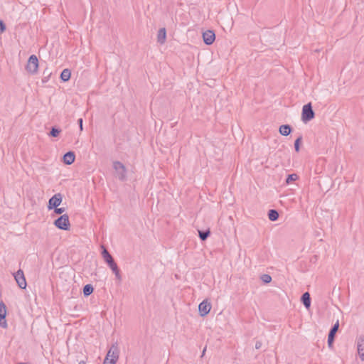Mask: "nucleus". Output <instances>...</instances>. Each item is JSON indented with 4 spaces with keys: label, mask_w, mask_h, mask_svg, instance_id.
Segmentation results:
<instances>
[{
    "label": "nucleus",
    "mask_w": 364,
    "mask_h": 364,
    "mask_svg": "<svg viewBox=\"0 0 364 364\" xmlns=\"http://www.w3.org/2000/svg\"><path fill=\"white\" fill-rule=\"evenodd\" d=\"M103 250L102 252V255L105 261L107 263L110 269L112 270L113 273L115 275V277L117 280L121 281L122 277L119 272V269L115 263L113 257L112 255L109 253V252L107 250L106 248H105L103 246L102 247Z\"/></svg>",
    "instance_id": "f257e3e1"
},
{
    "label": "nucleus",
    "mask_w": 364,
    "mask_h": 364,
    "mask_svg": "<svg viewBox=\"0 0 364 364\" xmlns=\"http://www.w3.org/2000/svg\"><path fill=\"white\" fill-rule=\"evenodd\" d=\"M119 349L117 343H113L109 349L103 364H115L119 359Z\"/></svg>",
    "instance_id": "f03ea898"
},
{
    "label": "nucleus",
    "mask_w": 364,
    "mask_h": 364,
    "mask_svg": "<svg viewBox=\"0 0 364 364\" xmlns=\"http://www.w3.org/2000/svg\"><path fill=\"white\" fill-rule=\"evenodd\" d=\"M113 168L119 180L124 181L127 179V168L123 164L119 161H114L113 163Z\"/></svg>",
    "instance_id": "7ed1b4c3"
},
{
    "label": "nucleus",
    "mask_w": 364,
    "mask_h": 364,
    "mask_svg": "<svg viewBox=\"0 0 364 364\" xmlns=\"http://www.w3.org/2000/svg\"><path fill=\"white\" fill-rule=\"evenodd\" d=\"M315 114L312 109L311 104L308 103L304 105L302 108L301 119L304 122H307L314 118Z\"/></svg>",
    "instance_id": "20e7f679"
},
{
    "label": "nucleus",
    "mask_w": 364,
    "mask_h": 364,
    "mask_svg": "<svg viewBox=\"0 0 364 364\" xmlns=\"http://www.w3.org/2000/svg\"><path fill=\"white\" fill-rule=\"evenodd\" d=\"M54 225L60 230H68L70 226L68 215L67 214L61 215L54 221Z\"/></svg>",
    "instance_id": "39448f33"
},
{
    "label": "nucleus",
    "mask_w": 364,
    "mask_h": 364,
    "mask_svg": "<svg viewBox=\"0 0 364 364\" xmlns=\"http://www.w3.org/2000/svg\"><path fill=\"white\" fill-rule=\"evenodd\" d=\"M38 68V60L35 55L29 57L26 69L30 74H36Z\"/></svg>",
    "instance_id": "423d86ee"
},
{
    "label": "nucleus",
    "mask_w": 364,
    "mask_h": 364,
    "mask_svg": "<svg viewBox=\"0 0 364 364\" xmlns=\"http://www.w3.org/2000/svg\"><path fill=\"white\" fill-rule=\"evenodd\" d=\"M63 197L60 193H56L49 199L48 208L49 210L58 207L62 203Z\"/></svg>",
    "instance_id": "0eeeda50"
},
{
    "label": "nucleus",
    "mask_w": 364,
    "mask_h": 364,
    "mask_svg": "<svg viewBox=\"0 0 364 364\" xmlns=\"http://www.w3.org/2000/svg\"><path fill=\"white\" fill-rule=\"evenodd\" d=\"M14 278L16 282H17L18 287L21 289H26V281L24 277L23 272L21 269H18L15 274H14Z\"/></svg>",
    "instance_id": "6e6552de"
},
{
    "label": "nucleus",
    "mask_w": 364,
    "mask_h": 364,
    "mask_svg": "<svg viewBox=\"0 0 364 364\" xmlns=\"http://www.w3.org/2000/svg\"><path fill=\"white\" fill-rule=\"evenodd\" d=\"M357 350L362 361H364V336H360L356 340Z\"/></svg>",
    "instance_id": "1a4fd4ad"
},
{
    "label": "nucleus",
    "mask_w": 364,
    "mask_h": 364,
    "mask_svg": "<svg viewBox=\"0 0 364 364\" xmlns=\"http://www.w3.org/2000/svg\"><path fill=\"white\" fill-rule=\"evenodd\" d=\"M211 309V305L206 300L203 301L198 306V310L200 316H206Z\"/></svg>",
    "instance_id": "9d476101"
},
{
    "label": "nucleus",
    "mask_w": 364,
    "mask_h": 364,
    "mask_svg": "<svg viewBox=\"0 0 364 364\" xmlns=\"http://www.w3.org/2000/svg\"><path fill=\"white\" fill-rule=\"evenodd\" d=\"M339 327V321L338 320L336 322V323L333 325V326L330 330V332L328 333V345L329 347L332 346L333 342L334 341L335 335L336 332L338 331Z\"/></svg>",
    "instance_id": "9b49d317"
},
{
    "label": "nucleus",
    "mask_w": 364,
    "mask_h": 364,
    "mask_svg": "<svg viewBox=\"0 0 364 364\" xmlns=\"http://www.w3.org/2000/svg\"><path fill=\"white\" fill-rule=\"evenodd\" d=\"M203 38L206 45H211L215 39V35L213 31L208 30L203 33Z\"/></svg>",
    "instance_id": "f8f14e48"
},
{
    "label": "nucleus",
    "mask_w": 364,
    "mask_h": 364,
    "mask_svg": "<svg viewBox=\"0 0 364 364\" xmlns=\"http://www.w3.org/2000/svg\"><path fill=\"white\" fill-rule=\"evenodd\" d=\"M6 306L4 303H0V326L3 328L7 327V323L6 321Z\"/></svg>",
    "instance_id": "ddd939ff"
},
{
    "label": "nucleus",
    "mask_w": 364,
    "mask_h": 364,
    "mask_svg": "<svg viewBox=\"0 0 364 364\" xmlns=\"http://www.w3.org/2000/svg\"><path fill=\"white\" fill-rule=\"evenodd\" d=\"M75 159V156L74 152L68 151L63 156V162L65 164L70 165L72 164Z\"/></svg>",
    "instance_id": "4468645a"
},
{
    "label": "nucleus",
    "mask_w": 364,
    "mask_h": 364,
    "mask_svg": "<svg viewBox=\"0 0 364 364\" xmlns=\"http://www.w3.org/2000/svg\"><path fill=\"white\" fill-rule=\"evenodd\" d=\"M279 132L283 136H288L291 132V128L288 124H283L279 127Z\"/></svg>",
    "instance_id": "2eb2a0df"
},
{
    "label": "nucleus",
    "mask_w": 364,
    "mask_h": 364,
    "mask_svg": "<svg viewBox=\"0 0 364 364\" xmlns=\"http://www.w3.org/2000/svg\"><path fill=\"white\" fill-rule=\"evenodd\" d=\"M301 301L303 302L304 306L306 309H309V307L311 306V298H310V294H309V292H305L301 296Z\"/></svg>",
    "instance_id": "dca6fc26"
},
{
    "label": "nucleus",
    "mask_w": 364,
    "mask_h": 364,
    "mask_svg": "<svg viewBox=\"0 0 364 364\" xmlns=\"http://www.w3.org/2000/svg\"><path fill=\"white\" fill-rule=\"evenodd\" d=\"M166 37V29L164 28L159 29L157 35L158 42L163 44Z\"/></svg>",
    "instance_id": "f3484780"
},
{
    "label": "nucleus",
    "mask_w": 364,
    "mask_h": 364,
    "mask_svg": "<svg viewBox=\"0 0 364 364\" xmlns=\"http://www.w3.org/2000/svg\"><path fill=\"white\" fill-rule=\"evenodd\" d=\"M70 76L71 72L69 69H64L60 74V78L64 82L68 81L70 78Z\"/></svg>",
    "instance_id": "a211bd4d"
},
{
    "label": "nucleus",
    "mask_w": 364,
    "mask_h": 364,
    "mask_svg": "<svg viewBox=\"0 0 364 364\" xmlns=\"http://www.w3.org/2000/svg\"><path fill=\"white\" fill-rule=\"evenodd\" d=\"M268 218L271 221H276L279 218V213L275 210H270L268 213Z\"/></svg>",
    "instance_id": "6ab92c4d"
},
{
    "label": "nucleus",
    "mask_w": 364,
    "mask_h": 364,
    "mask_svg": "<svg viewBox=\"0 0 364 364\" xmlns=\"http://www.w3.org/2000/svg\"><path fill=\"white\" fill-rule=\"evenodd\" d=\"M93 287L91 284H87L83 288V294L85 296H87L93 292Z\"/></svg>",
    "instance_id": "aec40b11"
},
{
    "label": "nucleus",
    "mask_w": 364,
    "mask_h": 364,
    "mask_svg": "<svg viewBox=\"0 0 364 364\" xmlns=\"http://www.w3.org/2000/svg\"><path fill=\"white\" fill-rule=\"evenodd\" d=\"M198 233H199V237L201 239V240H205L208 238V237L209 236L210 232V230H207V231L199 230Z\"/></svg>",
    "instance_id": "412c9836"
},
{
    "label": "nucleus",
    "mask_w": 364,
    "mask_h": 364,
    "mask_svg": "<svg viewBox=\"0 0 364 364\" xmlns=\"http://www.w3.org/2000/svg\"><path fill=\"white\" fill-rule=\"evenodd\" d=\"M297 178H298L297 174H296V173L289 174L286 179V183L287 184H289L292 181L297 180Z\"/></svg>",
    "instance_id": "4be33fe9"
},
{
    "label": "nucleus",
    "mask_w": 364,
    "mask_h": 364,
    "mask_svg": "<svg viewBox=\"0 0 364 364\" xmlns=\"http://www.w3.org/2000/svg\"><path fill=\"white\" fill-rule=\"evenodd\" d=\"M61 130L55 127H53L50 132L49 135L53 137H57L60 133Z\"/></svg>",
    "instance_id": "5701e85b"
},
{
    "label": "nucleus",
    "mask_w": 364,
    "mask_h": 364,
    "mask_svg": "<svg viewBox=\"0 0 364 364\" xmlns=\"http://www.w3.org/2000/svg\"><path fill=\"white\" fill-rule=\"evenodd\" d=\"M261 279L265 284H268L272 281V277L270 275L264 274L262 275Z\"/></svg>",
    "instance_id": "b1692460"
},
{
    "label": "nucleus",
    "mask_w": 364,
    "mask_h": 364,
    "mask_svg": "<svg viewBox=\"0 0 364 364\" xmlns=\"http://www.w3.org/2000/svg\"><path fill=\"white\" fill-rule=\"evenodd\" d=\"M301 139H302V137L301 136H299V138H297L294 142V148H295V151H299V146H300V143L301 141Z\"/></svg>",
    "instance_id": "393cba45"
},
{
    "label": "nucleus",
    "mask_w": 364,
    "mask_h": 364,
    "mask_svg": "<svg viewBox=\"0 0 364 364\" xmlns=\"http://www.w3.org/2000/svg\"><path fill=\"white\" fill-rule=\"evenodd\" d=\"M54 208V213L55 214L60 215L65 212V208Z\"/></svg>",
    "instance_id": "a878e982"
},
{
    "label": "nucleus",
    "mask_w": 364,
    "mask_h": 364,
    "mask_svg": "<svg viewBox=\"0 0 364 364\" xmlns=\"http://www.w3.org/2000/svg\"><path fill=\"white\" fill-rule=\"evenodd\" d=\"M6 30V26L4 22L0 20V31L1 32H4Z\"/></svg>",
    "instance_id": "bb28decb"
},
{
    "label": "nucleus",
    "mask_w": 364,
    "mask_h": 364,
    "mask_svg": "<svg viewBox=\"0 0 364 364\" xmlns=\"http://www.w3.org/2000/svg\"><path fill=\"white\" fill-rule=\"evenodd\" d=\"M78 124H79V127H80V131H82V129H83L82 119H78Z\"/></svg>",
    "instance_id": "cd10ccee"
},
{
    "label": "nucleus",
    "mask_w": 364,
    "mask_h": 364,
    "mask_svg": "<svg viewBox=\"0 0 364 364\" xmlns=\"http://www.w3.org/2000/svg\"><path fill=\"white\" fill-rule=\"evenodd\" d=\"M50 75V73H48L46 76H45L43 79H42V82H46L48 80V78Z\"/></svg>",
    "instance_id": "c85d7f7f"
},
{
    "label": "nucleus",
    "mask_w": 364,
    "mask_h": 364,
    "mask_svg": "<svg viewBox=\"0 0 364 364\" xmlns=\"http://www.w3.org/2000/svg\"><path fill=\"white\" fill-rule=\"evenodd\" d=\"M262 346V342L261 341H257L255 343V348L259 349Z\"/></svg>",
    "instance_id": "c756f323"
},
{
    "label": "nucleus",
    "mask_w": 364,
    "mask_h": 364,
    "mask_svg": "<svg viewBox=\"0 0 364 364\" xmlns=\"http://www.w3.org/2000/svg\"><path fill=\"white\" fill-rule=\"evenodd\" d=\"M205 350H206V347L203 349V350L202 352V357L205 355Z\"/></svg>",
    "instance_id": "7c9ffc66"
}]
</instances>
